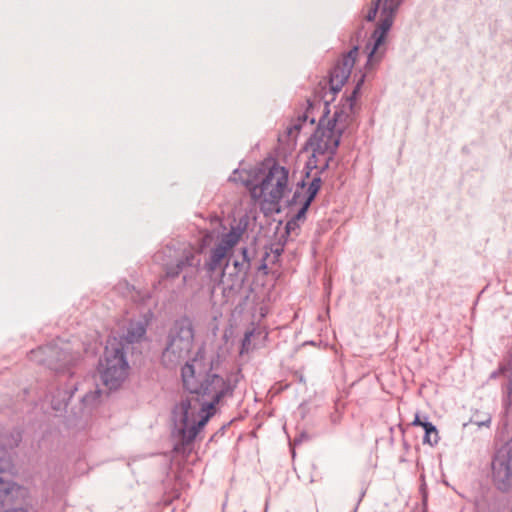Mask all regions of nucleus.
Returning <instances> with one entry per match:
<instances>
[{
	"label": "nucleus",
	"instance_id": "f257e3e1",
	"mask_svg": "<svg viewBox=\"0 0 512 512\" xmlns=\"http://www.w3.org/2000/svg\"><path fill=\"white\" fill-rule=\"evenodd\" d=\"M210 370L211 363L202 350L182 367L183 386L189 394L175 407L174 414L184 449L215 414L216 405L232 397L238 381L237 376L223 377Z\"/></svg>",
	"mask_w": 512,
	"mask_h": 512
},
{
	"label": "nucleus",
	"instance_id": "f03ea898",
	"mask_svg": "<svg viewBox=\"0 0 512 512\" xmlns=\"http://www.w3.org/2000/svg\"><path fill=\"white\" fill-rule=\"evenodd\" d=\"M363 82L364 76L360 78L352 94L336 106L333 115L320 121L308 142V148L312 153L306 164L308 169H317L323 172L329 167V162L339 146L341 136L353 124L355 101Z\"/></svg>",
	"mask_w": 512,
	"mask_h": 512
},
{
	"label": "nucleus",
	"instance_id": "7ed1b4c3",
	"mask_svg": "<svg viewBox=\"0 0 512 512\" xmlns=\"http://www.w3.org/2000/svg\"><path fill=\"white\" fill-rule=\"evenodd\" d=\"M101 379L109 389H117L128 375L129 365L124 354V344L116 337L107 340L104 355L98 367Z\"/></svg>",
	"mask_w": 512,
	"mask_h": 512
},
{
	"label": "nucleus",
	"instance_id": "20e7f679",
	"mask_svg": "<svg viewBox=\"0 0 512 512\" xmlns=\"http://www.w3.org/2000/svg\"><path fill=\"white\" fill-rule=\"evenodd\" d=\"M194 342V329L189 318H181L171 327L167 345L162 353V362L168 368H174L184 361L191 352Z\"/></svg>",
	"mask_w": 512,
	"mask_h": 512
},
{
	"label": "nucleus",
	"instance_id": "39448f33",
	"mask_svg": "<svg viewBox=\"0 0 512 512\" xmlns=\"http://www.w3.org/2000/svg\"><path fill=\"white\" fill-rule=\"evenodd\" d=\"M13 469L6 451L0 453V512H28L22 508L27 491L10 479Z\"/></svg>",
	"mask_w": 512,
	"mask_h": 512
},
{
	"label": "nucleus",
	"instance_id": "423d86ee",
	"mask_svg": "<svg viewBox=\"0 0 512 512\" xmlns=\"http://www.w3.org/2000/svg\"><path fill=\"white\" fill-rule=\"evenodd\" d=\"M403 0H373L372 6L366 16L368 21L375 19L380 10V23L372 34L373 47L369 52L368 63H371L383 54L380 47L383 45L386 34L390 30L394 16Z\"/></svg>",
	"mask_w": 512,
	"mask_h": 512
},
{
	"label": "nucleus",
	"instance_id": "0eeeda50",
	"mask_svg": "<svg viewBox=\"0 0 512 512\" xmlns=\"http://www.w3.org/2000/svg\"><path fill=\"white\" fill-rule=\"evenodd\" d=\"M288 189V170L279 165H273L260 184L254 185L251 196L254 200L277 204Z\"/></svg>",
	"mask_w": 512,
	"mask_h": 512
},
{
	"label": "nucleus",
	"instance_id": "6e6552de",
	"mask_svg": "<svg viewBox=\"0 0 512 512\" xmlns=\"http://www.w3.org/2000/svg\"><path fill=\"white\" fill-rule=\"evenodd\" d=\"M192 246H185L175 254V259L164 264L165 276L176 278L183 273V282L187 284L199 272L201 259Z\"/></svg>",
	"mask_w": 512,
	"mask_h": 512
},
{
	"label": "nucleus",
	"instance_id": "1a4fd4ad",
	"mask_svg": "<svg viewBox=\"0 0 512 512\" xmlns=\"http://www.w3.org/2000/svg\"><path fill=\"white\" fill-rule=\"evenodd\" d=\"M30 359L37 363L47 365L52 370L63 371L79 359V354L72 353L68 344H64L61 347L57 345H47L32 350L30 352Z\"/></svg>",
	"mask_w": 512,
	"mask_h": 512
},
{
	"label": "nucleus",
	"instance_id": "9d476101",
	"mask_svg": "<svg viewBox=\"0 0 512 512\" xmlns=\"http://www.w3.org/2000/svg\"><path fill=\"white\" fill-rule=\"evenodd\" d=\"M492 479L499 490L512 489V438L493 457Z\"/></svg>",
	"mask_w": 512,
	"mask_h": 512
},
{
	"label": "nucleus",
	"instance_id": "9b49d317",
	"mask_svg": "<svg viewBox=\"0 0 512 512\" xmlns=\"http://www.w3.org/2000/svg\"><path fill=\"white\" fill-rule=\"evenodd\" d=\"M243 234L240 227H232L230 231L223 234L216 246L211 250L209 260L205 263V268L209 273H213L222 268L232 248L239 242Z\"/></svg>",
	"mask_w": 512,
	"mask_h": 512
},
{
	"label": "nucleus",
	"instance_id": "f8f14e48",
	"mask_svg": "<svg viewBox=\"0 0 512 512\" xmlns=\"http://www.w3.org/2000/svg\"><path fill=\"white\" fill-rule=\"evenodd\" d=\"M358 48L354 47L345 55L332 69L329 79V88L331 94H336L341 90L344 83L350 76L355 64Z\"/></svg>",
	"mask_w": 512,
	"mask_h": 512
},
{
	"label": "nucleus",
	"instance_id": "ddd939ff",
	"mask_svg": "<svg viewBox=\"0 0 512 512\" xmlns=\"http://www.w3.org/2000/svg\"><path fill=\"white\" fill-rule=\"evenodd\" d=\"M233 266L235 269L233 276L239 282V285H241L244 282L251 266L247 248H242L241 257L240 259H235L233 261Z\"/></svg>",
	"mask_w": 512,
	"mask_h": 512
},
{
	"label": "nucleus",
	"instance_id": "4468645a",
	"mask_svg": "<svg viewBox=\"0 0 512 512\" xmlns=\"http://www.w3.org/2000/svg\"><path fill=\"white\" fill-rule=\"evenodd\" d=\"M145 332L146 329L141 322L131 323L127 330V334L125 335L124 340H121L123 341V343L125 342L128 344L138 342L145 335Z\"/></svg>",
	"mask_w": 512,
	"mask_h": 512
},
{
	"label": "nucleus",
	"instance_id": "2eb2a0df",
	"mask_svg": "<svg viewBox=\"0 0 512 512\" xmlns=\"http://www.w3.org/2000/svg\"><path fill=\"white\" fill-rule=\"evenodd\" d=\"M423 429L425 430L423 442L431 446L436 445L439 441L438 430L436 427L431 422H429L428 424L424 425Z\"/></svg>",
	"mask_w": 512,
	"mask_h": 512
},
{
	"label": "nucleus",
	"instance_id": "dca6fc26",
	"mask_svg": "<svg viewBox=\"0 0 512 512\" xmlns=\"http://www.w3.org/2000/svg\"><path fill=\"white\" fill-rule=\"evenodd\" d=\"M72 394L73 391H64L63 393H59V399H55V397H53L51 401L52 408L56 411L62 410L67 405Z\"/></svg>",
	"mask_w": 512,
	"mask_h": 512
},
{
	"label": "nucleus",
	"instance_id": "f3484780",
	"mask_svg": "<svg viewBox=\"0 0 512 512\" xmlns=\"http://www.w3.org/2000/svg\"><path fill=\"white\" fill-rule=\"evenodd\" d=\"M321 178L320 177H314L312 181L310 182L308 189H307V197L305 201L308 202V204H311L317 193L319 192L321 188Z\"/></svg>",
	"mask_w": 512,
	"mask_h": 512
},
{
	"label": "nucleus",
	"instance_id": "a211bd4d",
	"mask_svg": "<svg viewBox=\"0 0 512 512\" xmlns=\"http://www.w3.org/2000/svg\"><path fill=\"white\" fill-rule=\"evenodd\" d=\"M22 440V435L20 431H13L10 436L6 440V445L8 448L13 449L17 447Z\"/></svg>",
	"mask_w": 512,
	"mask_h": 512
},
{
	"label": "nucleus",
	"instance_id": "6ab92c4d",
	"mask_svg": "<svg viewBox=\"0 0 512 512\" xmlns=\"http://www.w3.org/2000/svg\"><path fill=\"white\" fill-rule=\"evenodd\" d=\"M310 204H308L307 201H304L302 207L297 212V214L294 216V218L287 223V228H290L292 224H295V221H300L305 218L306 212Z\"/></svg>",
	"mask_w": 512,
	"mask_h": 512
},
{
	"label": "nucleus",
	"instance_id": "aec40b11",
	"mask_svg": "<svg viewBox=\"0 0 512 512\" xmlns=\"http://www.w3.org/2000/svg\"><path fill=\"white\" fill-rule=\"evenodd\" d=\"M99 397H100V390L96 389L93 392L85 394L82 398V402L85 405H92L98 400Z\"/></svg>",
	"mask_w": 512,
	"mask_h": 512
},
{
	"label": "nucleus",
	"instance_id": "412c9836",
	"mask_svg": "<svg viewBox=\"0 0 512 512\" xmlns=\"http://www.w3.org/2000/svg\"><path fill=\"white\" fill-rule=\"evenodd\" d=\"M302 127L301 119L299 118L297 123L292 124L287 128V133L290 137L296 136V134L300 131Z\"/></svg>",
	"mask_w": 512,
	"mask_h": 512
},
{
	"label": "nucleus",
	"instance_id": "4be33fe9",
	"mask_svg": "<svg viewBox=\"0 0 512 512\" xmlns=\"http://www.w3.org/2000/svg\"><path fill=\"white\" fill-rule=\"evenodd\" d=\"M501 371L503 373H509L507 375L508 383H507L506 389H507V394L510 396L512 394V369L508 370L507 368H503V369H501Z\"/></svg>",
	"mask_w": 512,
	"mask_h": 512
},
{
	"label": "nucleus",
	"instance_id": "5701e85b",
	"mask_svg": "<svg viewBox=\"0 0 512 512\" xmlns=\"http://www.w3.org/2000/svg\"><path fill=\"white\" fill-rule=\"evenodd\" d=\"M252 332H246L245 335H244V338L242 340V349H241V353H243L245 350L248 349V346L250 345V341H251V336H252Z\"/></svg>",
	"mask_w": 512,
	"mask_h": 512
},
{
	"label": "nucleus",
	"instance_id": "b1692460",
	"mask_svg": "<svg viewBox=\"0 0 512 512\" xmlns=\"http://www.w3.org/2000/svg\"><path fill=\"white\" fill-rule=\"evenodd\" d=\"M474 423L478 427H483V426L488 427L490 425V423H491V416L487 414L483 418H481L480 420H475Z\"/></svg>",
	"mask_w": 512,
	"mask_h": 512
},
{
	"label": "nucleus",
	"instance_id": "393cba45",
	"mask_svg": "<svg viewBox=\"0 0 512 512\" xmlns=\"http://www.w3.org/2000/svg\"><path fill=\"white\" fill-rule=\"evenodd\" d=\"M428 423H429L428 421H422V420L420 419L419 414H418V413H416L415 418H414V420H413V422H412V425H414V426H421L422 428H424V425H425V424H428Z\"/></svg>",
	"mask_w": 512,
	"mask_h": 512
},
{
	"label": "nucleus",
	"instance_id": "a878e982",
	"mask_svg": "<svg viewBox=\"0 0 512 512\" xmlns=\"http://www.w3.org/2000/svg\"><path fill=\"white\" fill-rule=\"evenodd\" d=\"M212 238H213L212 234H206L203 237V246L209 245L211 240H212Z\"/></svg>",
	"mask_w": 512,
	"mask_h": 512
}]
</instances>
